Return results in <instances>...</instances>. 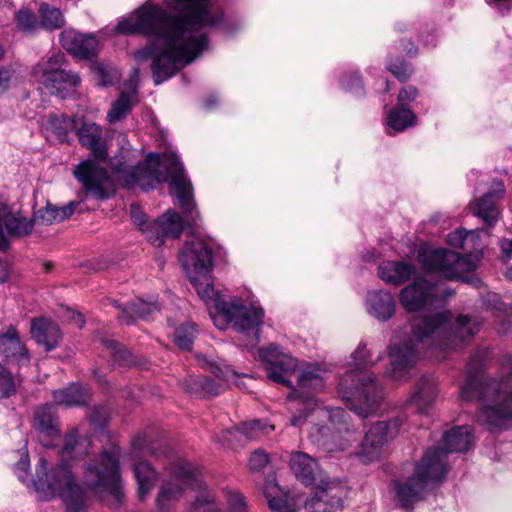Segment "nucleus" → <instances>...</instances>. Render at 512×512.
I'll return each mask as SVG.
<instances>
[{
	"mask_svg": "<svg viewBox=\"0 0 512 512\" xmlns=\"http://www.w3.org/2000/svg\"><path fill=\"white\" fill-rule=\"evenodd\" d=\"M198 469L187 461H178L171 467V480L165 483L157 498L159 509L165 510L169 504L180 498L185 487L191 489L201 488V480L198 477Z\"/></svg>",
	"mask_w": 512,
	"mask_h": 512,
	"instance_id": "obj_13",
	"label": "nucleus"
},
{
	"mask_svg": "<svg viewBox=\"0 0 512 512\" xmlns=\"http://www.w3.org/2000/svg\"><path fill=\"white\" fill-rule=\"evenodd\" d=\"M145 444H146V438L144 436H138L132 442L133 450L135 452L141 451L144 448Z\"/></svg>",
	"mask_w": 512,
	"mask_h": 512,
	"instance_id": "obj_62",
	"label": "nucleus"
},
{
	"mask_svg": "<svg viewBox=\"0 0 512 512\" xmlns=\"http://www.w3.org/2000/svg\"><path fill=\"white\" fill-rule=\"evenodd\" d=\"M120 449L112 446L104 450L99 457L91 460L85 468L86 484L101 491H107L118 502L121 501Z\"/></svg>",
	"mask_w": 512,
	"mask_h": 512,
	"instance_id": "obj_9",
	"label": "nucleus"
},
{
	"mask_svg": "<svg viewBox=\"0 0 512 512\" xmlns=\"http://www.w3.org/2000/svg\"><path fill=\"white\" fill-rule=\"evenodd\" d=\"M54 399L57 404L66 407L83 406L87 403L88 395L82 386L72 384L67 388L56 391Z\"/></svg>",
	"mask_w": 512,
	"mask_h": 512,
	"instance_id": "obj_36",
	"label": "nucleus"
},
{
	"mask_svg": "<svg viewBox=\"0 0 512 512\" xmlns=\"http://www.w3.org/2000/svg\"><path fill=\"white\" fill-rule=\"evenodd\" d=\"M16 391L11 372L0 364V399L8 398Z\"/></svg>",
	"mask_w": 512,
	"mask_h": 512,
	"instance_id": "obj_45",
	"label": "nucleus"
},
{
	"mask_svg": "<svg viewBox=\"0 0 512 512\" xmlns=\"http://www.w3.org/2000/svg\"><path fill=\"white\" fill-rule=\"evenodd\" d=\"M90 441L78 435L73 428L64 437L60 451L62 464L46 471V460L41 459L38 465V480L34 481V489L41 500H49L56 495L63 497L67 512H84L85 494L76 484L67 465L69 459H79L88 452Z\"/></svg>",
	"mask_w": 512,
	"mask_h": 512,
	"instance_id": "obj_4",
	"label": "nucleus"
},
{
	"mask_svg": "<svg viewBox=\"0 0 512 512\" xmlns=\"http://www.w3.org/2000/svg\"><path fill=\"white\" fill-rule=\"evenodd\" d=\"M387 69L400 81L406 82L413 74V67L404 60H390Z\"/></svg>",
	"mask_w": 512,
	"mask_h": 512,
	"instance_id": "obj_44",
	"label": "nucleus"
},
{
	"mask_svg": "<svg viewBox=\"0 0 512 512\" xmlns=\"http://www.w3.org/2000/svg\"><path fill=\"white\" fill-rule=\"evenodd\" d=\"M289 463L299 481L306 486L315 484L320 475V468L314 458L304 452H294L291 454Z\"/></svg>",
	"mask_w": 512,
	"mask_h": 512,
	"instance_id": "obj_26",
	"label": "nucleus"
},
{
	"mask_svg": "<svg viewBox=\"0 0 512 512\" xmlns=\"http://www.w3.org/2000/svg\"><path fill=\"white\" fill-rule=\"evenodd\" d=\"M196 333L195 324H182L175 330L174 342L181 350L190 351L193 347Z\"/></svg>",
	"mask_w": 512,
	"mask_h": 512,
	"instance_id": "obj_39",
	"label": "nucleus"
},
{
	"mask_svg": "<svg viewBox=\"0 0 512 512\" xmlns=\"http://www.w3.org/2000/svg\"><path fill=\"white\" fill-rule=\"evenodd\" d=\"M61 43L64 49L79 59H89L96 55L98 41L91 34H82L76 31H63Z\"/></svg>",
	"mask_w": 512,
	"mask_h": 512,
	"instance_id": "obj_23",
	"label": "nucleus"
},
{
	"mask_svg": "<svg viewBox=\"0 0 512 512\" xmlns=\"http://www.w3.org/2000/svg\"><path fill=\"white\" fill-rule=\"evenodd\" d=\"M0 356L18 365L29 363L28 349L20 340L18 331L9 326L0 333Z\"/></svg>",
	"mask_w": 512,
	"mask_h": 512,
	"instance_id": "obj_24",
	"label": "nucleus"
},
{
	"mask_svg": "<svg viewBox=\"0 0 512 512\" xmlns=\"http://www.w3.org/2000/svg\"><path fill=\"white\" fill-rule=\"evenodd\" d=\"M108 413L107 409L105 407H95L93 411L91 412L89 418L90 421L95 426H102L106 419H107Z\"/></svg>",
	"mask_w": 512,
	"mask_h": 512,
	"instance_id": "obj_54",
	"label": "nucleus"
},
{
	"mask_svg": "<svg viewBox=\"0 0 512 512\" xmlns=\"http://www.w3.org/2000/svg\"><path fill=\"white\" fill-rule=\"evenodd\" d=\"M155 311H158V306L155 303H148L139 299L126 304L118 318L126 324H131L136 319H146Z\"/></svg>",
	"mask_w": 512,
	"mask_h": 512,
	"instance_id": "obj_34",
	"label": "nucleus"
},
{
	"mask_svg": "<svg viewBox=\"0 0 512 512\" xmlns=\"http://www.w3.org/2000/svg\"><path fill=\"white\" fill-rule=\"evenodd\" d=\"M211 372L222 381H229L233 376L234 372L227 366H219L217 364H210Z\"/></svg>",
	"mask_w": 512,
	"mask_h": 512,
	"instance_id": "obj_53",
	"label": "nucleus"
},
{
	"mask_svg": "<svg viewBox=\"0 0 512 512\" xmlns=\"http://www.w3.org/2000/svg\"><path fill=\"white\" fill-rule=\"evenodd\" d=\"M307 413L306 412H301L300 414L298 415H294L291 420H290V423L292 426H295V427H300L302 426L304 423H306L307 421Z\"/></svg>",
	"mask_w": 512,
	"mask_h": 512,
	"instance_id": "obj_61",
	"label": "nucleus"
},
{
	"mask_svg": "<svg viewBox=\"0 0 512 512\" xmlns=\"http://www.w3.org/2000/svg\"><path fill=\"white\" fill-rule=\"evenodd\" d=\"M216 309L233 329L249 338L253 344L259 342V333L264 318V310L255 305H243L239 301L217 300Z\"/></svg>",
	"mask_w": 512,
	"mask_h": 512,
	"instance_id": "obj_10",
	"label": "nucleus"
},
{
	"mask_svg": "<svg viewBox=\"0 0 512 512\" xmlns=\"http://www.w3.org/2000/svg\"><path fill=\"white\" fill-rule=\"evenodd\" d=\"M269 461L268 454L263 450H256L249 459V467L252 471H260Z\"/></svg>",
	"mask_w": 512,
	"mask_h": 512,
	"instance_id": "obj_48",
	"label": "nucleus"
},
{
	"mask_svg": "<svg viewBox=\"0 0 512 512\" xmlns=\"http://www.w3.org/2000/svg\"><path fill=\"white\" fill-rule=\"evenodd\" d=\"M259 355L265 363L267 377L276 382L292 388L288 398L290 400L301 399L304 402L312 401V393L324 388V379L315 366H307L298 376L297 387L292 386L290 377L295 373L298 362L290 354L285 353L276 344H270L259 349Z\"/></svg>",
	"mask_w": 512,
	"mask_h": 512,
	"instance_id": "obj_7",
	"label": "nucleus"
},
{
	"mask_svg": "<svg viewBox=\"0 0 512 512\" xmlns=\"http://www.w3.org/2000/svg\"><path fill=\"white\" fill-rule=\"evenodd\" d=\"M351 358L349 370L340 379L339 392L351 411L366 418L378 409L383 389L375 375L367 370L375 362L365 344L360 343Z\"/></svg>",
	"mask_w": 512,
	"mask_h": 512,
	"instance_id": "obj_6",
	"label": "nucleus"
},
{
	"mask_svg": "<svg viewBox=\"0 0 512 512\" xmlns=\"http://www.w3.org/2000/svg\"><path fill=\"white\" fill-rule=\"evenodd\" d=\"M11 75L9 69L0 68V93H3L9 87Z\"/></svg>",
	"mask_w": 512,
	"mask_h": 512,
	"instance_id": "obj_58",
	"label": "nucleus"
},
{
	"mask_svg": "<svg viewBox=\"0 0 512 512\" xmlns=\"http://www.w3.org/2000/svg\"><path fill=\"white\" fill-rule=\"evenodd\" d=\"M183 232V221L176 212L168 211L159 217L149 230L148 240L154 246L164 244L165 238L170 236L174 239L180 237Z\"/></svg>",
	"mask_w": 512,
	"mask_h": 512,
	"instance_id": "obj_22",
	"label": "nucleus"
},
{
	"mask_svg": "<svg viewBox=\"0 0 512 512\" xmlns=\"http://www.w3.org/2000/svg\"><path fill=\"white\" fill-rule=\"evenodd\" d=\"M77 136L82 146L87 147L95 159H106L108 148L99 125L94 122H85L78 128Z\"/></svg>",
	"mask_w": 512,
	"mask_h": 512,
	"instance_id": "obj_25",
	"label": "nucleus"
},
{
	"mask_svg": "<svg viewBox=\"0 0 512 512\" xmlns=\"http://www.w3.org/2000/svg\"><path fill=\"white\" fill-rule=\"evenodd\" d=\"M438 297L437 286L424 277H417L399 295L401 305L408 312H417L432 306Z\"/></svg>",
	"mask_w": 512,
	"mask_h": 512,
	"instance_id": "obj_18",
	"label": "nucleus"
},
{
	"mask_svg": "<svg viewBox=\"0 0 512 512\" xmlns=\"http://www.w3.org/2000/svg\"><path fill=\"white\" fill-rule=\"evenodd\" d=\"M418 89L415 86L408 85L403 87L398 94V104L400 106L408 107L409 103L418 97Z\"/></svg>",
	"mask_w": 512,
	"mask_h": 512,
	"instance_id": "obj_47",
	"label": "nucleus"
},
{
	"mask_svg": "<svg viewBox=\"0 0 512 512\" xmlns=\"http://www.w3.org/2000/svg\"><path fill=\"white\" fill-rule=\"evenodd\" d=\"M437 393L436 381L431 377L424 376L418 381L416 391L411 400L424 412L435 400Z\"/></svg>",
	"mask_w": 512,
	"mask_h": 512,
	"instance_id": "obj_33",
	"label": "nucleus"
},
{
	"mask_svg": "<svg viewBox=\"0 0 512 512\" xmlns=\"http://www.w3.org/2000/svg\"><path fill=\"white\" fill-rule=\"evenodd\" d=\"M20 455V459L15 465V473L18 479L29 488L32 483V478L29 473L30 458L28 440H25L24 447L20 450Z\"/></svg>",
	"mask_w": 512,
	"mask_h": 512,
	"instance_id": "obj_40",
	"label": "nucleus"
},
{
	"mask_svg": "<svg viewBox=\"0 0 512 512\" xmlns=\"http://www.w3.org/2000/svg\"><path fill=\"white\" fill-rule=\"evenodd\" d=\"M102 343L116 362L121 365L132 363L131 353L123 345L109 339H103Z\"/></svg>",
	"mask_w": 512,
	"mask_h": 512,
	"instance_id": "obj_43",
	"label": "nucleus"
},
{
	"mask_svg": "<svg viewBox=\"0 0 512 512\" xmlns=\"http://www.w3.org/2000/svg\"><path fill=\"white\" fill-rule=\"evenodd\" d=\"M179 260L197 294L205 302L221 300L215 292L208 274L213 267V252L208 243L193 238L185 243L180 251Z\"/></svg>",
	"mask_w": 512,
	"mask_h": 512,
	"instance_id": "obj_8",
	"label": "nucleus"
},
{
	"mask_svg": "<svg viewBox=\"0 0 512 512\" xmlns=\"http://www.w3.org/2000/svg\"><path fill=\"white\" fill-rule=\"evenodd\" d=\"M504 184L501 181L495 182V188L481 198L477 199L472 205V213L484 222V227L481 230L492 228L499 218V210L496 206V201L504 193Z\"/></svg>",
	"mask_w": 512,
	"mask_h": 512,
	"instance_id": "obj_21",
	"label": "nucleus"
},
{
	"mask_svg": "<svg viewBox=\"0 0 512 512\" xmlns=\"http://www.w3.org/2000/svg\"><path fill=\"white\" fill-rule=\"evenodd\" d=\"M479 329V323L465 315L458 316L452 322L451 313L448 311L415 317L411 323L410 339L390 346L391 362L386 374L395 381L403 380L416 363L424 346L456 349L472 338Z\"/></svg>",
	"mask_w": 512,
	"mask_h": 512,
	"instance_id": "obj_2",
	"label": "nucleus"
},
{
	"mask_svg": "<svg viewBox=\"0 0 512 512\" xmlns=\"http://www.w3.org/2000/svg\"><path fill=\"white\" fill-rule=\"evenodd\" d=\"M135 94V92H122L119 98L113 102L107 113V120L110 123H117L127 117L136 102Z\"/></svg>",
	"mask_w": 512,
	"mask_h": 512,
	"instance_id": "obj_37",
	"label": "nucleus"
},
{
	"mask_svg": "<svg viewBox=\"0 0 512 512\" xmlns=\"http://www.w3.org/2000/svg\"><path fill=\"white\" fill-rule=\"evenodd\" d=\"M69 319L76 324L78 328H82L85 324L84 316L77 311L69 310L68 311Z\"/></svg>",
	"mask_w": 512,
	"mask_h": 512,
	"instance_id": "obj_60",
	"label": "nucleus"
},
{
	"mask_svg": "<svg viewBox=\"0 0 512 512\" xmlns=\"http://www.w3.org/2000/svg\"><path fill=\"white\" fill-rule=\"evenodd\" d=\"M40 26L46 30H57L65 25V19L60 9L47 3L39 8Z\"/></svg>",
	"mask_w": 512,
	"mask_h": 512,
	"instance_id": "obj_38",
	"label": "nucleus"
},
{
	"mask_svg": "<svg viewBox=\"0 0 512 512\" xmlns=\"http://www.w3.org/2000/svg\"><path fill=\"white\" fill-rule=\"evenodd\" d=\"M469 235H473V232H468L464 228H459L448 234L447 241L451 246L462 247Z\"/></svg>",
	"mask_w": 512,
	"mask_h": 512,
	"instance_id": "obj_50",
	"label": "nucleus"
},
{
	"mask_svg": "<svg viewBox=\"0 0 512 512\" xmlns=\"http://www.w3.org/2000/svg\"><path fill=\"white\" fill-rule=\"evenodd\" d=\"M330 418L337 432H333L328 425H313L309 431L311 441L328 453L344 450L347 441H343L339 434L354 431L348 422L349 415L343 409L335 410Z\"/></svg>",
	"mask_w": 512,
	"mask_h": 512,
	"instance_id": "obj_16",
	"label": "nucleus"
},
{
	"mask_svg": "<svg viewBox=\"0 0 512 512\" xmlns=\"http://www.w3.org/2000/svg\"><path fill=\"white\" fill-rule=\"evenodd\" d=\"M387 122L390 128L396 132H402L417 123L416 114L408 107L396 105L387 116Z\"/></svg>",
	"mask_w": 512,
	"mask_h": 512,
	"instance_id": "obj_35",
	"label": "nucleus"
},
{
	"mask_svg": "<svg viewBox=\"0 0 512 512\" xmlns=\"http://www.w3.org/2000/svg\"><path fill=\"white\" fill-rule=\"evenodd\" d=\"M34 430H36L38 441L43 447L57 446L60 440V429L53 405H45L38 409L34 417Z\"/></svg>",
	"mask_w": 512,
	"mask_h": 512,
	"instance_id": "obj_20",
	"label": "nucleus"
},
{
	"mask_svg": "<svg viewBox=\"0 0 512 512\" xmlns=\"http://www.w3.org/2000/svg\"><path fill=\"white\" fill-rule=\"evenodd\" d=\"M94 74L101 86L113 85L120 77L118 71L110 65L97 63L93 67Z\"/></svg>",
	"mask_w": 512,
	"mask_h": 512,
	"instance_id": "obj_41",
	"label": "nucleus"
},
{
	"mask_svg": "<svg viewBox=\"0 0 512 512\" xmlns=\"http://www.w3.org/2000/svg\"><path fill=\"white\" fill-rule=\"evenodd\" d=\"M418 261L428 273L440 275L446 279L454 280L462 273L473 269L468 258L458 252L448 249H434L424 247L418 252Z\"/></svg>",
	"mask_w": 512,
	"mask_h": 512,
	"instance_id": "obj_11",
	"label": "nucleus"
},
{
	"mask_svg": "<svg viewBox=\"0 0 512 512\" xmlns=\"http://www.w3.org/2000/svg\"><path fill=\"white\" fill-rule=\"evenodd\" d=\"M8 278V267L7 264L0 260V283H3Z\"/></svg>",
	"mask_w": 512,
	"mask_h": 512,
	"instance_id": "obj_63",
	"label": "nucleus"
},
{
	"mask_svg": "<svg viewBox=\"0 0 512 512\" xmlns=\"http://www.w3.org/2000/svg\"><path fill=\"white\" fill-rule=\"evenodd\" d=\"M368 312L380 321L389 320L395 313L396 303L388 291H372L366 296Z\"/></svg>",
	"mask_w": 512,
	"mask_h": 512,
	"instance_id": "obj_28",
	"label": "nucleus"
},
{
	"mask_svg": "<svg viewBox=\"0 0 512 512\" xmlns=\"http://www.w3.org/2000/svg\"><path fill=\"white\" fill-rule=\"evenodd\" d=\"M17 25L24 31L32 29V14L28 9H21L16 14Z\"/></svg>",
	"mask_w": 512,
	"mask_h": 512,
	"instance_id": "obj_52",
	"label": "nucleus"
},
{
	"mask_svg": "<svg viewBox=\"0 0 512 512\" xmlns=\"http://www.w3.org/2000/svg\"><path fill=\"white\" fill-rule=\"evenodd\" d=\"M402 49L409 55H414L417 52V47L412 42H407V46L402 47Z\"/></svg>",
	"mask_w": 512,
	"mask_h": 512,
	"instance_id": "obj_64",
	"label": "nucleus"
},
{
	"mask_svg": "<svg viewBox=\"0 0 512 512\" xmlns=\"http://www.w3.org/2000/svg\"><path fill=\"white\" fill-rule=\"evenodd\" d=\"M62 340L58 325L46 318H34V341L44 352L56 349Z\"/></svg>",
	"mask_w": 512,
	"mask_h": 512,
	"instance_id": "obj_27",
	"label": "nucleus"
},
{
	"mask_svg": "<svg viewBox=\"0 0 512 512\" xmlns=\"http://www.w3.org/2000/svg\"><path fill=\"white\" fill-rule=\"evenodd\" d=\"M488 4L497 8L502 14L510 10L512 0H487Z\"/></svg>",
	"mask_w": 512,
	"mask_h": 512,
	"instance_id": "obj_59",
	"label": "nucleus"
},
{
	"mask_svg": "<svg viewBox=\"0 0 512 512\" xmlns=\"http://www.w3.org/2000/svg\"><path fill=\"white\" fill-rule=\"evenodd\" d=\"M402 420L393 418L372 425L360 445L358 455L362 462L371 463L380 458L384 448L399 433Z\"/></svg>",
	"mask_w": 512,
	"mask_h": 512,
	"instance_id": "obj_14",
	"label": "nucleus"
},
{
	"mask_svg": "<svg viewBox=\"0 0 512 512\" xmlns=\"http://www.w3.org/2000/svg\"><path fill=\"white\" fill-rule=\"evenodd\" d=\"M346 486L337 481L321 479L316 491L305 501V508L311 512H334L343 506Z\"/></svg>",
	"mask_w": 512,
	"mask_h": 512,
	"instance_id": "obj_17",
	"label": "nucleus"
},
{
	"mask_svg": "<svg viewBox=\"0 0 512 512\" xmlns=\"http://www.w3.org/2000/svg\"><path fill=\"white\" fill-rule=\"evenodd\" d=\"M342 85L346 89L353 90L362 87V80L359 74L354 73L351 75L344 76L342 78Z\"/></svg>",
	"mask_w": 512,
	"mask_h": 512,
	"instance_id": "obj_56",
	"label": "nucleus"
},
{
	"mask_svg": "<svg viewBox=\"0 0 512 512\" xmlns=\"http://www.w3.org/2000/svg\"><path fill=\"white\" fill-rule=\"evenodd\" d=\"M273 430L274 427L272 425H268L260 420H253L250 422H243L237 426L227 429L224 437L229 442L232 438L238 442L243 440H257L268 435Z\"/></svg>",
	"mask_w": 512,
	"mask_h": 512,
	"instance_id": "obj_29",
	"label": "nucleus"
},
{
	"mask_svg": "<svg viewBox=\"0 0 512 512\" xmlns=\"http://www.w3.org/2000/svg\"><path fill=\"white\" fill-rule=\"evenodd\" d=\"M202 390L209 395H218L222 390V385L209 377H200L197 380Z\"/></svg>",
	"mask_w": 512,
	"mask_h": 512,
	"instance_id": "obj_49",
	"label": "nucleus"
},
{
	"mask_svg": "<svg viewBox=\"0 0 512 512\" xmlns=\"http://www.w3.org/2000/svg\"><path fill=\"white\" fill-rule=\"evenodd\" d=\"M46 125L59 137L67 135L68 131L74 126L73 121L62 114H50Z\"/></svg>",
	"mask_w": 512,
	"mask_h": 512,
	"instance_id": "obj_42",
	"label": "nucleus"
},
{
	"mask_svg": "<svg viewBox=\"0 0 512 512\" xmlns=\"http://www.w3.org/2000/svg\"><path fill=\"white\" fill-rule=\"evenodd\" d=\"M268 505L273 512H294L293 506L282 497L269 499Z\"/></svg>",
	"mask_w": 512,
	"mask_h": 512,
	"instance_id": "obj_51",
	"label": "nucleus"
},
{
	"mask_svg": "<svg viewBox=\"0 0 512 512\" xmlns=\"http://www.w3.org/2000/svg\"><path fill=\"white\" fill-rule=\"evenodd\" d=\"M75 177L82 183L87 196L95 199H108L114 192V184L107 170L93 160H87L76 168Z\"/></svg>",
	"mask_w": 512,
	"mask_h": 512,
	"instance_id": "obj_15",
	"label": "nucleus"
},
{
	"mask_svg": "<svg viewBox=\"0 0 512 512\" xmlns=\"http://www.w3.org/2000/svg\"><path fill=\"white\" fill-rule=\"evenodd\" d=\"M65 55L63 53H54L45 63H39L34 68V75L41 73V81L47 87L50 94H56L61 98H67L75 93L81 84L80 76L70 70H66L63 65Z\"/></svg>",
	"mask_w": 512,
	"mask_h": 512,
	"instance_id": "obj_12",
	"label": "nucleus"
},
{
	"mask_svg": "<svg viewBox=\"0 0 512 512\" xmlns=\"http://www.w3.org/2000/svg\"><path fill=\"white\" fill-rule=\"evenodd\" d=\"M32 223L19 213H12L6 204L0 203V251H6L14 238L30 233Z\"/></svg>",
	"mask_w": 512,
	"mask_h": 512,
	"instance_id": "obj_19",
	"label": "nucleus"
},
{
	"mask_svg": "<svg viewBox=\"0 0 512 512\" xmlns=\"http://www.w3.org/2000/svg\"><path fill=\"white\" fill-rule=\"evenodd\" d=\"M473 443L469 426H457L443 436V447L428 450L416 466L414 474L405 483H394L397 498L404 508L424 498L435 488L447 473L446 457L448 453L466 452Z\"/></svg>",
	"mask_w": 512,
	"mask_h": 512,
	"instance_id": "obj_3",
	"label": "nucleus"
},
{
	"mask_svg": "<svg viewBox=\"0 0 512 512\" xmlns=\"http://www.w3.org/2000/svg\"><path fill=\"white\" fill-rule=\"evenodd\" d=\"M76 205L77 203L73 201L62 207L47 205L34 213V224L48 225L63 221L73 214Z\"/></svg>",
	"mask_w": 512,
	"mask_h": 512,
	"instance_id": "obj_32",
	"label": "nucleus"
},
{
	"mask_svg": "<svg viewBox=\"0 0 512 512\" xmlns=\"http://www.w3.org/2000/svg\"><path fill=\"white\" fill-rule=\"evenodd\" d=\"M130 216L135 225L149 234L151 225L147 223L145 214L137 204L130 205Z\"/></svg>",
	"mask_w": 512,
	"mask_h": 512,
	"instance_id": "obj_46",
	"label": "nucleus"
},
{
	"mask_svg": "<svg viewBox=\"0 0 512 512\" xmlns=\"http://www.w3.org/2000/svg\"><path fill=\"white\" fill-rule=\"evenodd\" d=\"M141 6L115 27L118 34L153 37L151 44L135 52L139 61L152 59L156 85L163 83L190 64L208 46L206 34L199 31L221 23L223 13L215 11L211 0H164Z\"/></svg>",
	"mask_w": 512,
	"mask_h": 512,
	"instance_id": "obj_1",
	"label": "nucleus"
},
{
	"mask_svg": "<svg viewBox=\"0 0 512 512\" xmlns=\"http://www.w3.org/2000/svg\"><path fill=\"white\" fill-rule=\"evenodd\" d=\"M133 471L138 484V496L141 500L149 494L157 479L156 470L145 461H138L133 464Z\"/></svg>",
	"mask_w": 512,
	"mask_h": 512,
	"instance_id": "obj_31",
	"label": "nucleus"
},
{
	"mask_svg": "<svg viewBox=\"0 0 512 512\" xmlns=\"http://www.w3.org/2000/svg\"><path fill=\"white\" fill-rule=\"evenodd\" d=\"M191 512H214L208 497H198L192 505Z\"/></svg>",
	"mask_w": 512,
	"mask_h": 512,
	"instance_id": "obj_57",
	"label": "nucleus"
},
{
	"mask_svg": "<svg viewBox=\"0 0 512 512\" xmlns=\"http://www.w3.org/2000/svg\"><path fill=\"white\" fill-rule=\"evenodd\" d=\"M162 165L166 169V175H161L158 169L152 167L151 158L134 165L126 159L124 154H121L115 156L110 162L112 173L128 188H132L136 184L144 185L145 182L151 187L156 183L169 182L175 190L188 221L195 222L193 187L184 173L182 163L175 155H169L165 157Z\"/></svg>",
	"mask_w": 512,
	"mask_h": 512,
	"instance_id": "obj_5",
	"label": "nucleus"
},
{
	"mask_svg": "<svg viewBox=\"0 0 512 512\" xmlns=\"http://www.w3.org/2000/svg\"><path fill=\"white\" fill-rule=\"evenodd\" d=\"M415 273V266L406 261H385L378 267L379 277L393 285L408 281Z\"/></svg>",
	"mask_w": 512,
	"mask_h": 512,
	"instance_id": "obj_30",
	"label": "nucleus"
},
{
	"mask_svg": "<svg viewBox=\"0 0 512 512\" xmlns=\"http://www.w3.org/2000/svg\"><path fill=\"white\" fill-rule=\"evenodd\" d=\"M229 506L232 512H245V501L244 497L238 493H232L229 495Z\"/></svg>",
	"mask_w": 512,
	"mask_h": 512,
	"instance_id": "obj_55",
	"label": "nucleus"
}]
</instances>
